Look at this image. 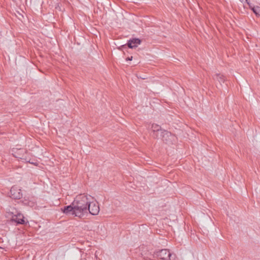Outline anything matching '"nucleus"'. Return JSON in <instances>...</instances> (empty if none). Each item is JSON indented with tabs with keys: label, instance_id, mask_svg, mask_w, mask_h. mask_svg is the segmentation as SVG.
Returning <instances> with one entry per match:
<instances>
[{
	"label": "nucleus",
	"instance_id": "nucleus-14",
	"mask_svg": "<svg viewBox=\"0 0 260 260\" xmlns=\"http://www.w3.org/2000/svg\"><path fill=\"white\" fill-rule=\"evenodd\" d=\"M132 58H133V57L131 56V57H128L126 60H132Z\"/></svg>",
	"mask_w": 260,
	"mask_h": 260
},
{
	"label": "nucleus",
	"instance_id": "nucleus-3",
	"mask_svg": "<svg viewBox=\"0 0 260 260\" xmlns=\"http://www.w3.org/2000/svg\"><path fill=\"white\" fill-rule=\"evenodd\" d=\"M156 257L162 260H177L175 254L171 253L169 250L164 249L154 252Z\"/></svg>",
	"mask_w": 260,
	"mask_h": 260
},
{
	"label": "nucleus",
	"instance_id": "nucleus-9",
	"mask_svg": "<svg viewBox=\"0 0 260 260\" xmlns=\"http://www.w3.org/2000/svg\"><path fill=\"white\" fill-rule=\"evenodd\" d=\"M245 2L249 6V8L254 13L256 16L260 15V7L258 6L255 7L251 3H250L249 0H245Z\"/></svg>",
	"mask_w": 260,
	"mask_h": 260
},
{
	"label": "nucleus",
	"instance_id": "nucleus-15",
	"mask_svg": "<svg viewBox=\"0 0 260 260\" xmlns=\"http://www.w3.org/2000/svg\"><path fill=\"white\" fill-rule=\"evenodd\" d=\"M241 2L242 3H243L244 2V1L243 0H240Z\"/></svg>",
	"mask_w": 260,
	"mask_h": 260
},
{
	"label": "nucleus",
	"instance_id": "nucleus-1",
	"mask_svg": "<svg viewBox=\"0 0 260 260\" xmlns=\"http://www.w3.org/2000/svg\"><path fill=\"white\" fill-rule=\"evenodd\" d=\"M61 211L67 216L82 218L88 214V209L78 205H71L61 208Z\"/></svg>",
	"mask_w": 260,
	"mask_h": 260
},
{
	"label": "nucleus",
	"instance_id": "nucleus-13",
	"mask_svg": "<svg viewBox=\"0 0 260 260\" xmlns=\"http://www.w3.org/2000/svg\"><path fill=\"white\" fill-rule=\"evenodd\" d=\"M25 160L26 161H27V160L26 159H25ZM28 162H29V163L31 164H34L36 166H37L38 165V164L37 162H30V161H28Z\"/></svg>",
	"mask_w": 260,
	"mask_h": 260
},
{
	"label": "nucleus",
	"instance_id": "nucleus-12",
	"mask_svg": "<svg viewBox=\"0 0 260 260\" xmlns=\"http://www.w3.org/2000/svg\"><path fill=\"white\" fill-rule=\"evenodd\" d=\"M151 128L154 132H156V137H159V135H160V131L162 130L160 128V126L156 124H153L151 126Z\"/></svg>",
	"mask_w": 260,
	"mask_h": 260
},
{
	"label": "nucleus",
	"instance_id": "nucleus-5",
	"mask_svg": "<svg viewBox=\"0 0 260 260\" xmlns=\"http://www.w3.org/2000/svg\"><path fill=\"white\" fill-rule=\"evenodd\" d=\"M13 211L10 212L12 214V220L18 224H24L25 220L23 215L15 209H13Z\"/></svg>",
	"mask_w": 260,
	"mask_h": 260
},
{
	"label": "nucleus",
	"instance_id": "nucleus-2",
	"mask_svg": "<svg viewBox=\"0 0 260 260\" xmlns=\"http://www.w3.org/2000/svg\"><path fill=\"white\" fill-rule=\"evenodd\" d=\"M90 198L91 196L89 195L84 194H79L76 197L72 204H73V205H78L79 206L87 208L88 204L90 202Z\"/></svg>",
	"mask_w": 260,
	"mask_h": 260
},
{
	"label": "nucleus",
	"instance_id": "nucleus-7",
	"mask_svg": "<svg viewBox=\"0 0 260 260\" xmlns=\"http://www.w3.org/2000/svg\"><path fill=\"white\" fill-rule=\"evenodd\" d=\"M172 137L173 136L170 132L165 130H160V135L158 138L161 139L163 141L167 142L169 140H171Z\"/></svg>",
	"mask_w": 260,
	"mask_h": 260
},
{
	"label": "nucleus",
	"instance_id": "nucleus-4",
	"mask_svg": "<svg viewBox=\"0 0 260 260\" xmlns=\"http://www.w3.org/2000/svg\"><path fill=\"white\" fill-rule=\"evenodd\" d=\"M93 198L91 196L90 202L88 204V212L93 215H96L100 212V207L99 203L96 201H93Z\"/></svg>",
	"mask_w": 260,
	"mask_h": 260
},
{
	"label": "nucleus",
	"instance_id": "nucleus-8",
	"mask_svg": "<svg viewBox=\"0 0 260 260\" xmlns=\"http://www.w3.org/2000/svg\"><path fill=\"white\" fill-rule=\"evenodd\" d=\"M12 152H13V155L17 158H19L20 159H24L23 156V154L25 152V150L24 149H13L12 150Z\"/></svg>",
	"mask_w": 260,
	"mask_h": 260
},
{
	"label": "nucleus",
	"instance_id": "nucleus-11",
	"mask_svg": "<svg viewBox=\"0 0 260 260\" xmlns=\"http://www.w3.org/2000/svg\"><path fill=\"white\" fill-rule=\"evenodd\" d=\"M213 78L215 81H218L220 83V85H221V83H223L225 81L224 77L220 74H216L214 75Z\"/></svg>",
	"mask_w": 260,
	"mask_h": 260
},
{
	"label": "nucleus",
	"instance_id": "nucleus-10",
	"mask_svg": "<svg viewBox=\"0 0 260 260\" xmlns=\"http://www.w3.org/2000/svg\"><path fill=\"white\" fill-rule=\"evenodd\" d=\"M141 41L139 39H133L128 41L127 43L128 47L130 48H135L140 44Z\"/></svg>",
	"mask_w": 260,
	"mask_h": 260
},
{
	"label": "nucleus",
	"instance_id": "nucleus-6",
	"mask_svg": "<svg viewBox=\"0 0 260 260\" xmlns=\"http://www.w3.org/2000/svg\"><path fill=\"white\" fill-rule=\"evenodd\" d=\"M10 197L14 199H20L22 197L21 189L16 186H13L10 190Z\"/></svg>",
	"mask_w": 260,
	"mask_h": 260
}]
</instances>
